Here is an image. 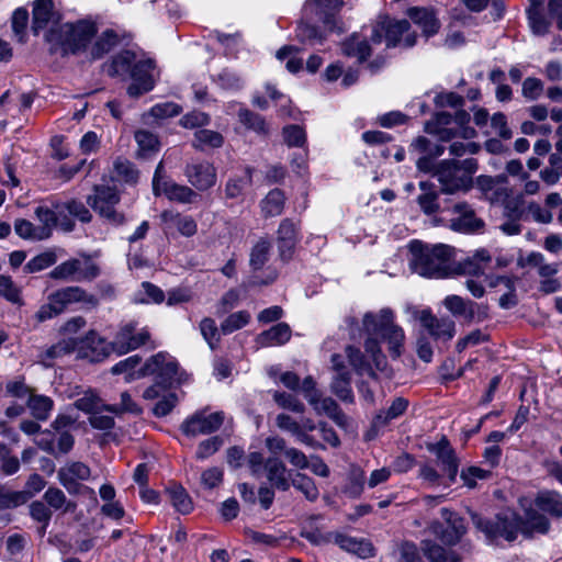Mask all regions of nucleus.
Instances as JSON below:
<instances>
[{
    "label": "nucleus",
    "mask_w": 562,
    "mask_h": 562,
    "mask_svg": "<svg viewBox=\"0 0 562 562\" xmlns=\"http://www.w3.org/2000/svg\"><path fill=\"white\" fill-rule=\"evenodd\" d=\"M362 326L368 335L364 349L376 369L381 370L386 364L385 356L380 346L381 342L386 344L392 359H398L402 356L405 349V333L401 326L394 323V314L391 310L383 308L376 314H364Z\"/></svg>",
    "instance_id": "f257e3e1"
},
{
    "label": "nucleus",
    "mask_w": 562,
    "mask_h": 562,
    "mask_svg": "<svg viewBox=\"0 0 562 562\" xmlns=\"http://www.w3.org/2000/svg\"><path fill=\"white\" fill-rule=\"evenodd\" d=\"M409 267L415 273L430 279L450 277L453 269V248L443 245H429L420 240L409 243Z\"/></svg>",
    "instance_id": "f03ea898"
},
{
    "label": "nucleus",
    "mask_w": 562,
    "mask_h": 562,
    "mask_svg": "<svg viewBox=\"0 0 562 562\" xmlns=\"http://www.w3.org/2000/svg\"><path fill=\"white\" fill-rule=\"evenodd\" d=\"M97 33V27L88 21H78L75 24L66 23L50 29L45 40L49 44L52 54L60 53L63 56L78 54L87 48Z\"/></svg>",
    "instance_id": "7ed1b4c3"
},
{
    "label": "nucleus",
    "mask_w": 562,
    "mask_h": 562,
    "mask_svg": "<svg viewBox=\"0 0 562 562\" xmlns=\"http://www.w3.org/2000/svg\"><path fill=\"white\" fill-rule=\"evenodd\" d=\"M477 170V161L467 158L462 161L446 159L438 164L435 177L441 186V192L453 194L472 188V177Z\"/></svg>",
    "instance_id": "20e7f679"
},
{
    "label": "nucleus",
    "mask_w": 562,
    "mask_h": 562,
    "mask_svg": "<svg viewBox=\"0 0 562 562\" xmlns=\"http://www.w3.org/2000/svg\"><path fill=\"white\" fill-rule=\"evenodd\" d=\"M383 40H385L387 48L396 46L411 48L416 44L417 34L411 31V23L407 20H395L389 15H381L372 27L370 41L381 44Z\"/></svg>",
    "instance_id": "39448f33"
},
{
    "label": "nucleus",
    "mask_w": 562,
    "mask_h": 562,
    "mask_svg": "<svg viewBox=\"0 0 562 562\" xmlns=\"http://www.w3.org/2000/svg\"><path fill=\"white\" fill-rule=\"evenodd\" d=\"M300 535L316 546L334 542L342 550L353 553L361 559L374 555L372 543L363 538H355L341 532H323V529H301Z\"/></svg>",
    "instance_id": "423d86ee"
},
{
    "label": "nucleus",
    "mask_w": 562,
    "mask_h": 562,
    "mask_svg": "<svg viewBox=\"0 0 562 562\" xmlns=\"http://www.w3.org/2000/svg\"><path fill=\"white\" fill-rule=\"evenodd\" d=\"M461 529H436V539H423L420 550L429 562H462V558L450 548L461 541Z\"/></svg>",
    "instance_id": "0eeeda50"
},
{
    "label": "nucleus",
    "mask_w": 562,
    "mask_h": 562,
    "mask_svg": "<svg viewBox=\"0 0 562 562\" xmlns=\"http://www.w3.org/2000/svg\"><path fill=\"white\" fill-rule=\"evenodd\" d=\"M101 274L100 266L90 254L80 252L79 257L70 258L57 265L49 277L54 280L91 282Z\"/></svg>",
    "instance_id": "6e6552de"
},
{
    "label": "nucleus",
    "mask_w": 562,
    "mask_h": 562,
    "mask_svg": "<svg viewBox=\"0 0 562 562\" xmlns=\"http://www.w3.org/2000/svg\"><path fill=\"white\" fill-rule=\"evenodd\" d=\"M120 200V194L115 188L95 186L93 194L87 198V203L109 224L120 226L126 222L125 215L116 210Z\"/></svg>",
    "instance_id": "1a4fd4ad"
},
{
    "label": "nucleus",
    "mask_w": 562,
    "mask_h": 562,
    "mask_svg": "<svg viewBox=\"0 0 562 562\" xmlns=\"http://www.w3.org/2000/svg\"><path fill=\"white\" fill-rule=\"evenodd\" d=\"M143 346L156 347L148 328L138 327L135 322H128L120 326L111 341L112 350L119 355L127 353Z\"/></svg>",
    "instance_id": "9d476101"
},
{
    "label": "nucleus",
    "mask_w": 562,
    "mask_h": 562,
    "mask_svg": "<svg viewBox=\"0 0 562 562\" xmlns=\"http://www.w3.org/2000/svg\"><path fill=\"white\" fill-rule=\"evenodd\" d=\"M146 375H155L156 380L165 386L182 383L178 363L166 352H158L151 356L136 374L137 378Z\"/></svg>",
    "instance_id": "9b49d317"
},
{
    "label": "nucleus",
    "mask_w": 562,
    "mask_h": 562,
    "mask_svg": "<svg viewBox=\"0 0 562 562\" xmlns=\"http://www.w3.org/2000/svg\"><path fill=\"white\" fill-rule=\"evenodd\" d=\"M153 192L156 196L164 194L169 201L181 204H191L199 194L190 187L176 183L164 176V165L160 161L153 177Z\"/></svg>",
    "instance_id": "f8f14e48"
},
{
    "label": "nucleus",
    "mask_w": 562,
    "mask_h": 562,
    "mask_svg": "<svg viewBox=\"0 0 562 562\" xmlns=\"http://www.w3.org/2000/svg\"><path fill=\"white\" fill-rule=\"evenodd\" d=\"M225 413L209 412L203 408L188 416L181 424L180 429L187 437L210 435L217 431L224 424Z\"/></svg>",
    "instance_id": "ddd939ff"
},
{
    "label": "nucleus",
    "mask_w": 562,
    "mask_h": 562,
    "mask_svg": "<svg viewBox=\"0 0 562 562\" xmlns=\"http://www.w3.org/2000/svg\"><path fill=\"white\" fill-rule=\"evenodd\" d=\"M271 241L266 237H260L250 249L249 266L252 271L250 279L251 285H267L274 282L278 278V272L271 267L266 268V277L260 278L257 272L262 270L270 259Z\"/></svg>",
    "instance_id": "4468645a"
},
{
    "label": "nucleus",
    "mask_w": 562,
    "mask_h": 562,
    "mask_svg": "<svg viewBox=\"0 0 562 562\" xmlns=\"http://www.w3.org/2000/svg\"><path fill=\"white\" fill-rule=\"evenodd\" d=\"M535 507L530 505L526 508V520L528 527H547L548 522L543 516L538 514L541 510L553 517H562V496L555 492H540L535 502Z\"/></svg>",
    "instance_id": "2eb2a0df"
},
{
    "label": "nucleus",
    "mask_w": 562,
    "mask_h": 562,
    "mask_svg": "<svg viewBox=\"0 0 562 562\" xmlns=\"http://www.w3.org/2000/svg\"><path fill=\"white\" fill-rule=\"evenodd\" d=\"M445 307L454 316L461 317L465 323H481L488 317V307L460 295L451 294L443 300Z\"/></svg>",
    "instance_id": "dca6fc26"
},
{
    "label": "nucleus",
    "mask_w": 562,
    "mask_h": 562,
    "mask_svg": "<svg viewBox=\"0 0 562 562\" xmlns=\"http://www.w3.org/2000/svg\"><path fill=\"white\" fill-rule=\"evenodd\" d=\"M156 64L150 58L137 59L128 78L132 83L127 88V94L137 98L151 91L155 87Z\"/></svg>",
    "instance_id": "f3484780"
},
{
    "label": "nucleus",
    "mask_w": 562,
    "mask_h": 562,
    "mask_svg": "<svg viewBox=\"0 0 562 562\" xmlns=\"http://www.w3.org/2000/svg\"><path fill=\"white\" fill-rule=\"evenodd\" d=\"M427 450L436 456V462L440 467L443 474L447 475V483L450 486L457 480L460 461L446 436L434 443L427 445Z\"/></svg>",
    "instance_id": "a211bd4d"
},
{
    "label": "nucleus",
    "mask_w": 562,
    "mask_h": 562,
    "mask_svg": "<svg viewBox=\"0 0 562 562\" xmlns=\"http://www.w3.org/2000/svg\"><path fill=\"white\" fill-rule=\"evenodd\" d=\"M342 4V0H307L303 11L305 16H317L329 31L341 33L344 30L336 19V13Z\"/></svg>",
    "instance_id": "6ab92c4d"
},
{
    "label": "nucleus",
    "mask_w": 562,
    "mask_h": 562,
    "mask_svg": "<svg viewBox=\"0 0 562 562\" xmlns=\"http://www.w3.org/2000/svg\"><path fill=\"white\" fill-rule=\"evenodd\" d=\"M416 317L435 340L449 341L456 335V323L447 316L437 317L427 308L418 312Z\"/></svg>",
    "instance_id": "aec40b11"
},
{
    "label": "nucleus",
    "mask_w": 562,
    "mask_h": 562,
    "mask_svg": "<svg viewBox=\"0 0 562 562\" xmlns=\"http://www.w3.org/2000/svg\"><path fill=\"white\" fill-rule=\"evenodd\" d=\"M49 296L61 313L65 312L69 305L75 303H83L90 307H95L99 304L95 295L88 293L78 285L61 288L50 293Z\"/></svg>",
    "instance_id": "412c9836"
},
{
    "label": "nucleus",
    "mask_w": 562,
    "mask_h": 562,
    "mask_svg": "<svg viewBox=\"0 0 562 562\" xmlns=\"http://www.w3.org/2000/svg\"><path fill=\"white\" fill-rule=\"evenodd\" d=\"M188 182L198 191H206L216 183V169L209 161L188 164L184 169Z\"/></svg>",
    "instance_id": "4be33fe9"
},
{
    "label": "nucleus",
    "mask_w": 562,
    "mask_h": 562,
    "mask_svg": "<svg viewBox=\"0 0 562 562\" xmlns=\"http://www.w3.org/2000/svg\"><path fill=\"white\" fill-rule=\"evenodd\" d=\"M60 15L55 10L53 0H35L33 5L32 31L38 34L42 30L57 29Z\"/></svg>",
    "instance_id": "5701e85b"
},
{
    "label": "nucleus",
    "mask_w": 562,
    "mask_h": 562,
    "mask_svg": "<svg viewBox=\"0 0 562 562\" xmlns=\"http://www.w3.org/2000/svg\"><path fill=\"white\" fill-rule=\"evenodd\" d=\"M90 468L80 461H71L61 467L57 476L60 484L69 492L76 493L78 488V481H86L90 477Z\"/></svg>",
    "instance_id": "b1692460"
},
{
    "label": "nucleus",
    "mask_w": 562,
    "mask_h": 562,
    "mask_svg": "<svg viewBox=\"0 0 562 562\" xmlns=\"http://www.w3.org/2000/svg\"><path fill=\"white\" fill-rule=\"evenodd\" d=\"M110 350H112L111 342H106L94 330H90L80 340L79 352L81 357L88 358L92 362H100L105 359Z\"/></svg>",
    "instance_id": "393cba45"
},
{
    "label": "nucleus",
    "mask_w": 562,
    "mask_h": 562,
    "mask_svg": "<svg viewBox=\"0 0 562 562\" xmlns=\"http://www.w3.org/2000/svg\"><path fill=\"white\" fill-rule=\"evenodd\" d=\"M457 215L450 221V228L456 232H474L483 227L484 223L475 216L474 210L468 203H457L453 206Z\"/></svg>",
    "instance_id": "a878e982"
},
{
    "label": "nucleus",
    "mask_w": 562,
    "mask_h": 562,
    "mask_svg": "<svg viewBox=\"0 0 562 562\" xmlns=\"http://www.w3.org/2000/svg\"><path fill=\"white\" fill-rule=\"evenodd\" d=\"M278 248L282 260L288 261L292 258L294 247L297 241V227L296 224L290 220L284 218L278 228Z\"/></svg>",
    "instance_id": "bb28decb"
},
{
    "label": "nucleus",
    "mask_w": 562,
    "mask_h": 562,
    "mask_svg": "<svg viewBox=\"0 0 562 562\" xmlns=\"http://www.w3.org/2000/svg\"><path fill=\"white\" fill-rule=\"evenodd\" d=\"M308 403L314 407L317 414H325L337 426L347 427V416L331 397H321V395L318 397H315L314 395H308Z\"/></svg>",
    "instance_id": "cd10ccee"
},
{
    "label": "nucleus",
    "mask_w": 562,
    "mask_h": 562,
    "mask_svg": "<svg viewBox=\"0 0 562 562\" xmlns=\"http://www.w3.org/2000/svg\"><path fill=\"white\" fill-rule=\"evenodd\" d=\"M291 327L286 323H278L260 333L256 338V344L261 348L282 346L291 339Z\"/></svg>",
    "instance_id": "c85d7f7f"
},
{
    "label": "nucleus",
    "mask_w": 562,
    "mask_h": 562,
    "mask_svg": "<svg viewBox=\"0 0 562 562\" xmlns=\"http://www.w3.org/2000/svg\"><path fill=\"white\" fill-rule=\"evenodd\" d=\"M407 15L427 37L436 34L440 29V22L432 9L413 7L407 10Z\"/></svg>",
    "instance_id": "c756f323"
},
{
    "label": "nucleus",
    "mask_w": 562,
    "mask_h": 562,
    "mask_svg": "<svg viewBox=\"0 0 562 562\" xmlns=\"http://www.w3.org/2000/svg\"><path fill=\"white\" fill-rule=\"evenodd\" d=\"M160 218L165 224L176 228L184 237H192L198 232V224L190 215L166 210L160 214Z\"/></svg>",
    "instance_id": "7c9ffc66"
},
{
    "label": "nucleus",
    "mask_w": 562,
    "mask_h": 562,
    "mask_svg": "<svg viewBox=\"0 0 562 562\" xmlns=\"http://www.w3.org/2000/svg\"><path fill=\"white\" fill-rule=\"evenodd\" d=\"M136 60L137 57L133 50L124 49L113 56L111 63L106 65V72L111 77H130Z\"/></svg>",
    "instance_id": "2f4dec72"
},
{
    "label": "nucleus",
    "mask_w": 562,
    "mask_h": 562,
    "mask_svg": "<svg viewBox=\"0 0 562 562\" xmlns=\"http://www.w3.org/2000/svg\"><path fill=\"white\" fill-rule=\"evenodd\" d=\"M276 425L284 431L292 434L296 440L305 446L317 449L323 446L313 437L305 436L300 429V423L286 414H279L276 418Z\"/></svg>",
    "instance_id": "473e14b6"
},
{
    "label": "nucleus",
    "mask_w": 562,
    "mask_h": 562,
    "mask_svg": "<svg viewBox=\"0 0 562 562\" xmlns=\"http://www.w3.org/2000/svg\"><path fill=\"white\" fill-rule=\"evenodd\" d=\"M265 470L269 482L281 491H288L290 481L286 477V468L284 463L278 458H269L265 462Z\"/></svg>",
    "instance_id": "72a5a7b5"
},
{
    "label": "nucleus",
    "mask_w": 562,
    "mask_h": 562,
    "mask_svg": "<svg viewBox=\"0 0 562 562\" xmlns=\"http://www.w3.org/2000/svg\"><path fill=\"white\" fill-rule=\"evenodd\" d=\"M43 498L50 510L54 509L66 514L74 513L77 508L76 502L68 499L65 493L58 487H48Z\"/></svg>",
    "instance_id": "f704fd0d"
},
{
    "label": "nucleus",
    "mask_w": 562,
    "mask_h": 562,
    "mask_svg": "<svg viewBox=\"0 0 562 562\" xmlns=\"http://www.w3.org/2000/svg\"><path fill=\"white\" fill-rule=\"evenodd\" d=\"M342 54L348 57H356L359 63H363L371 55V47L367 40L357 34L351 35L341 44Z\"/></svg>",
    "instance_id": "c9c22d12"
},
{
    "label": "nucleus",
    "mask_w": 562,
    "mask_h": 562,
    "mask_svg": "<svg viewBox=\"0 0 562 562\" xmlns=\"http://www.w3.org/2000/svg\"><path fill=\"white\" fill-rule=\"evenodd\" d=\"M246 537L258 544L267 547H288L293 542V539L289 538L285 532L269 535L258 529H246Z\"/></svg>",
    "instance_id": "e433bc0d"
},
{
    "label": "nucleus",
    "mask_w": 562,
    "mask_h": 562,
    "mask_svg": "<svg viewBox=\"0 0 562 562\" xmlns=\"http://www.w3.org/2000/svg\"><path fill=\"white\" fill-rule=\"evenodd\" d=\"M35 217L38 221V231L45 239L49 238L53 229L58 223L57 213L46 205H38L34 211Z\"/></svg>",
    "instance_id": "4c0bfd02"
},
{
    "label": "nucleus",
    "mask_w": 562,
    "mask_h": 562,
    "mask_svg": "<svg viewBox=\"0 0 562 562\" xmlns=\"http://www.w3.org/2000/svg\"><path fill=\"white\" fill-rule=\"evenodd\" d=\"M284 203V193L280 189H273L261 201V212L265 217L278 216L283 212Z\"/></svg>",
    "instance_id": "58836bf2"
},
{
    "label": "nucleus",
    "mask_w": 562,
    "mask_h": 562,
    "mask_svg": "<svg viewBox=\"0 0 562 562\" xmlns=\"http://www.w3.org/2000/svg\"><path fill=\"white\" fill-rule=\"evenodd\" d=\"M419 188L423 191L418 195L417 202L422 211L427 214H434L439 210L438 193L434 190V184L427 181H422Z\"/></svg>",
    "instance_id": "ea45409f"
},
{
    "label": "nucleus",
    "mask_w": 562,
    "mask_h": 562,
    "mask_svg": "<svg viewBox=\"0 0 562 562\" xmlns=\"http://www.w3.org/2000/svg\"><path fill=\"white\" fill-rule=\"evenodd\" d=\"M27 407L32 416L37 420H46L54 407V401L45 395H30L27 400Z\"/></svg>",
    "instance_id": "a19ab883"
},
{
    "label": "nucleus",
    "mask_w": 562,
    "mask_h": 562,
    "mask_svg": "<svg viewBox=\"0 0 562 562\" xmlns=\"http://www.w3.org/2000/svg\"><path fill=\"white\" fill-rule=\"evenodd\" d=\"M224 143L221 133L212 130L201 128L194 133L192 145L194 148L204 150L206 148H220Z\"/></svg>",
    "instance_id": "79ce46f5"
},
{
    "label": "nucleus",
    "mask_w": 562,
    "mask_h": 562,
    "mask_svg": "<svg viewBox=\"0 0 562 562\" xmlns=\"http://www.w3.org/2000/svg\"><path fill=\"white\" fill-rule=\"evenodd\" d=\"M351 376L349 372H341L336 374L333 379L330 389L331 392L342 402L352 403L353 394L351 390Z\"/></svg>",
    "instance_id": "37998d69"
},
{
    "label": "nucleus",
    "mask_w": 562,
    "mask_h": 562,
    "mask_svg": "<svg viewBox=\"0 0 562 562\" xmlns=\"http://www.w3.org/2000/svg\"><path fill=\"white\" fill-rule=\"evenodd\" d=\"M408 407V401L404 397H396L386 412H380L373 420L375 427H383L392 419L403 415Z\"/></svg>",
    "instance_id": "c03bdc74"
},
{
    "label": "nucleus",
    "mask_w": 562,
    "mask_h": 562,
    "mask_svg": "<svg viewBox=\"0 0 562 562\" xmlns=\"http://www.w3.org/2000/svg\"><path fill=\"white\" fill-rule=\"evenodd\" d=\"M167 494L171 504L179 513L189 514L192 510V501L182 486L175 484L167 490Z\"/></svg>",
    "instance_id": "a18cd8bd"
},
{
    "label": "nucleus",
    "mask_w": 562,
    "mask_h": 562,
    "mask_svg": "<svg viewBox=\"0 0 562 562\" xmlns=\"http://www.w3.org/2000/svg\"><path fill=\"white\" fill-rule=\"evenodd\" d=\"M119 43V36L113 30H105L91 48L92 58H101Z\"/></svg>",
    "instance_id": "49530a36"
},
{
    "label": "nucleus",
    "mask_w": 562,
    "mask_h": 562,
    "mask_svg": "<svg viewBox=\"0 0 562 562\" xmlns=\"http://www.w3.org/2000/svg\"><path fill=\"white\" fill-rule=\"evenodd\" d=\"M200 333L212 350L220 346L221 328L217 327L215 321L211 317H204L199 325Z\"/></svg>",
    "instance_id": "de8ad7c7"
},
{
    "label": "nucleus",
    "mask_w": 562,
    "mask_h": 562,
    "mask_svg": "<svg viewBox=\"0 0 562 562\" xmlns=\"http://www.w3.org/2000/svg\"><path fill=\"white\" fill-rule=\"evenodd\" d=\"M135 140L138 145V155L142 157H147L158 150V139L156 135L148 131H137L135 133Z\"/></svg>",
    "instance_id": "09e8293b"
},
{
    "label": "nucleus",
    "mask_w": 562,
    "mask_h": 562,
    "mask_svg": "<svg viewBox=\"0 0 562 562\" xmlns=\"http://www.w3.org/2000/svg\"><path fill=\"white\" fill-rule=\"evenodd\" d=\"M291 484L293 485L294 488L300 491L308 501L313 502L319 495L318 488L316 487L313 479L305 474L296 473L292 477L290 485Z\"/></svg>",
    "instance_id": "8fccbe9b"
},
{
    "label": "nucleus",
    "mask_w": 562,
    "mask_h": 562,
    "mask_svg": "<svg viewBox=\"0 0 562 562\" xmlns=\"http://www.w3.org/2000/svg\"><path fill=\"white\" fill-rule=\"evenodd\" d=\"M250 321V314L247 311H238L228 315L221 324L223 335L232 334L245 327Z\"/></svg>",
    "instance_id": "3c124183"
},
{
    "label": "nucleus",
    "mask_w": 562,
    "mask_h": 562,
    "mask_svg": "<svg viewBox=\"0 0 562 562\" xmlns=\"http://www.w3.org/2000/svg\"><path fill=\"white\" fill-rule=\"evenodd\" d=\"M75 406L79 411L93 414L95 411H104V406L106 405L102 403V400L94 391L88 390L82 394V396L75 401Z\"/></svg>",
    "instance_id": "603ef678"
},
{
    "label": "nucleus",
    "mask_w": 562,
    "mask_h": 562,
    "mask_svg": "<svg viewBox=\"0 0 562 562\" xmlns=\"http://www.w3.org/2000/svg\"><path fill=\"white\" fill-rule=\"evenodd\" d=\"M346 355L349 363L352 366L353 370L358 374L374 375L370 363L367 361L364 355L360 351V349L355 348L352 346H348L346 348Z\"/></svg>",
    "instance_id": "864d4df0"
},
{
    "label": "nucleus",
    "mask_w": 562,
    "mask_h": 562,
    "mask_svg": "<svg viewBox=\"0 0 562 562\" xmlns=\"http://www.w3.org/2000/svg\"><path fill=\"white\" fill-rule=\"evenodd\" d=\"M486 542L503 546L504 541L513 542L517 539L519 529H480Z\"/></svg>",
    "instance_id": "5fc2aeb1"
},
{
    "label": "nucleus",
    "mask_w": 562,
    "mask_h": 562,
    "mask_svg": "<svg viewBox=\"0 0 562 562\" xmlns=\"http://www.w3.org/2000/svg\"><path fill=\"white\" fill-rule=\"evenodd\" d=\"M239 122L247 128L255 131L259 134L267 133V125L262 116L249 111L248 109H240L238 112Z\"/></svg>",
    "instance_id": "6e6d98bb"
},
{
    "label": "nucleus",
    "mask_w": 562,
    "mask_h": 562,
    "mask_svg": "<svg viewBox=\"0 0 562 562\" xmlns=\"http://www.w3.org/2000/svg\"><path fill=\"white\" fill-rule=\"evenodd\" d=\"M27 502V494L15 493L0 483V509L14 508Z\"/></svg>",
    "instance_id": "4d7b16f0"
},
{
    "label": "nucleus",
    "mask_w": 562,
    "mask_h": 562,
    "mask_svg": "<svg viewBox=\"0 0 562 562\" xmlns=\"http://www.w3.org/2000/svg\"><path fill=\"white\" fill-rule=\"evenodd\" d=\"M57 257L53 251L42 252L32 258L25 266L24 270L27 273L40 272L55 265Z\"/></svg>",
    "instance_id": "13d9d810"
},
{
    "label": "nucleus",
    "mask_w": 562,
    "mask_h": 562,
    "mask_svg": "<svg viewBox=\"0 0 562 562\" xmlns=\"http://www.w3.org/2000/svg\"><path fill=\"white\" fill-rule=\"evenodd\" d=\"M14 231L16 235L23 239L29 240H44L42 233L38 231L37 225L33 224L32 222L24 220V218H18L14 222Z\"/></svg>",
    "instance_id": "bf43d9fd"
},
{
    "label": "nucleus",
    "mask_w": 562,
    "mask_h": 562,
    "mask_svg": "<svg viewBox=\"0 0 562 562\" xmlns=\"http://www.w3.org/2000/svg\"><path fill=\"white\" fill-rule=\"evenodd\" d=\"M79 347L80 340L76 338L61 339L46 350V357L50 359L58 358L71 353L77 349L79 350Z\"/></svg>",
    "instance_id": "052dcab7"
},
{
    "label": "nucleus",
    "mask_w": 562,
    "mask_h": 562,
    "mask_svg": "<svg viewBox=\"0 0 562 562\" xmlns=\"http://www.w3.org/2000/svg\"><path fill=\"white\" fill-rule=\"evenodd\" d=\"M491 256L486 250H479L472 259L463 262L461 266L462 273L470 276H481L484 273V268L477 262H488Z\"/></svg>",
    "instance_id": "680f3d73"
},
{
    "label": "nucleus",
    "mask_w": 562,
    "mask_h": 562,
    "mask_svg": "<svg viewBox=\"0 0 562 562\" xmlns=\"http://www.w3.org/2000/svg\"><path fill=\"white\" fill-rule=\"evenodd\" d=\"M104 411L115 415H122L124 413H142L140 407L132 400L128 392L121 393V403L119 405H106L104 406Z\"/></svg>",
    "instance_id": "e2e57ef3"
},
{
    "label": "nucleus",
    "mask_w": 562,
    "mask_h": 562,
    "mask_svg": "<svg viewBox=\"0 0 562 562\" xmlns=\"http://www.w3.org/2000/svg\"><path fill=\"white\" fill-rule=\"evenodd\" d=\"M529 26L533 34L544 35L549 31L550 22L543 15L542 10L527 9Z\"/></svg>",
    "instance_id": "0e129e2a"
},
{
    "label": "nucleus",
    "mask_w": 562,
    "mask_h": 562,
    "mask_svg": "<svg viewBox=\"0 0 562 562\" xmlns=\"http://www.w3.org/2000/svg\"><path fill=\"white\" fill-rule=\"evenodd\" d=\"M273 400L278 406L283 409H289L295 413L304 412V404L293 394L276 391L273 393Z\"/></svg>",
    "instance_id": "69168bd1"
},
{
    "label": "nucleus",
    "mask_w": 562,
    "mask_h": 562,
    "mask_svg": "<svg viewBox=\"0 0 562 562\" xmlns=\"http://www.w3.org/2000/svg\"><path fill=\"white\" fill-rule=\"evenodd\" d=\"M296 37L303 44L322 43L323 36L316 26L301 22L296 27Z\"/></svg>",
    "instance_id": "338daca9"
},
{
    "label": "nucleus",
    "mask_w": 562,
    "mask_h": 562,
    "mask_svg": "<svg viewBox=\"0 0 562 562\" xmlns=\"http://www.w3.org/2000/svg\"><path fill=\"white\" fill-rule=\"evenodd\" d=\"M398 550L402 562H424L419 548L412 541H403Z\"/></svg>",
    "instance_id": "774afa93"
}]
</instances>
